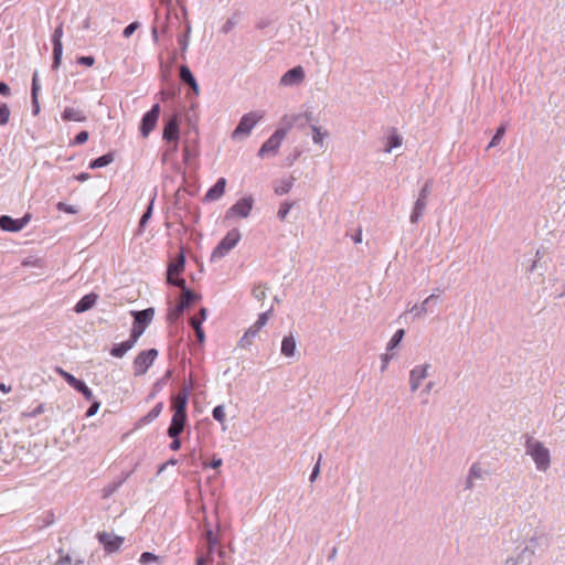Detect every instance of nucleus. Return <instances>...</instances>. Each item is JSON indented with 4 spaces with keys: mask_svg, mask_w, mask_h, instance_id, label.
Returning <instances> with one entry per match:
<instances>
[{
    "mask_svg": "<svg viewBox=\"0 0 565 565\" xmlns=\"http://www.w3.org/2000/svg\"><path fill=\"white\" fill-rule=\"evenodd\" d=\"M524 447L525 454L532 458L536 470L545 472L551 467L550 449L542 441L526 436Z\"/></svg>",
    "mask_w": 565,
    "mask_h": 565,
    "instance_id": "1",
    "label": "nucleus"
},
{
    "mask_svg": "<svg viewBox=\"0 0 565 565\" xmlns=\"http://www.w3.org/2000/svg\"><path fill=\"white\" fill-rule=\"evenodd\" d=\"M131 316L134 317V322L129 339L137 343L138 339L143 334L147 327L151 323L154 317V309L147 308L143 310H134L131 311Z\"/></svg>",
    "mask_w": 565,
    "mask_h": 565,
    "instance_id": "2",
    "label": "nucleus"
},
{
    "mask_svg": "<svg viewBox=\"0 0 565 565\" xmlns=\"http://www.w3.org/2000/svg\"><path fill=\"white\" fill-rule=\"evenodd\" d=\"M241 239L238 228H232L221 239L211 254V262L223 258L231 249H233Z\"/></svg>",
    "mask_w": 565,
    "mask_h": 565,
    "instance_id": "3",
    "label": "nucleus"
},
{
    "mask_svg": "<svg viewBox=\"0 0 565 565\" xmlns=\"http://www.w3.org/2000/svg\"><path fill=\"white\" fill-rule=\"evenodd\" d=\"M264 117L262 111H249L242 116L238 125L232 132L233 139H241L247 137L256 124Z\"/></svg>",
    "mask_w": 565,
    "mask_h": 565,
    "instance_id": "4",
    "label": "nucleus"
},
{
    "mask_svg": "<svg viewBox=\"0 0 565 565\" xmlns=\"http://www.w3.org/2000/svg\"><path fill=\"white\" fill-rule=\"evenodd\" d=\"M158 354H159L158 350L153 349V348L148 349V350H142L141 352H139L132 362L134 375L141 376V375L146 374L148 369L153 364Z\"/></svg>",
    "mask_w": 565,
    "mask_h": 565,
    "instance_id": "5",
    "label": "nucleus"
},
{
    "mask_svg": "<svg viewBox=\"0 0 565 565\" xmlns=\"http://www.w3.org/2000/svg\"><path fill=\"white\" fill-rule=\"evenodd\" d=\"M289 127H282L275 130V132L262 145L257 156L264 158L266 154H277L281 141L287 136Z\"/></svg>",
    "mask_w": 565,
    "mask_h": 565,
    "instance_id": "6",
    "label": "nucleus"
},
{
    "mask_svg": "<svg viewBox=\"0 0 565 565\" xmlns=\"http://www.w3.org/2000/svg\"><path fill=\"white\" fill-rule=\"evenodd\" d=\"M180 118L179 111L171 114L164 121L162 138L167 142H177L180 138Z\"/></svg>",
    "mask_w": 565,
    "mask_h": 565,
    "instance_id": "7",
    "label": "nucleus"
},
{
    "mask_svg": "<svg viewBox=\"0 0 565 565\" xmlns=\"http://www.w3.org/2000/svg\"><path fill=\"white\" fill-rule=\"evenodd\" d=\"M254 206L253 196H244L233 204L225 213V218L230 220L235 216L248 217Z\"/></svg>",
    "mask_w": 565,
    "mask_h": 565,
    "instance_id": "8",
    "label": "nucleus"
},
{
    "mask_svg": "<svg viewBox=\"0 0 565 565\" xmlns=\"http://www.w3.org/2000/svg\"><path fill=\"white\" fill-rule=\"evenodd\" d=\"M160 116V105L154 104L141 118L139 130L142 137H148L156 128Z\"/></svg>",
    "mask_w": 565,
    "mask_h": 565,
    "instance_id": "9",
    "label": "nucleus"
},
{
    "mask_svg": "<svg viewBox=\"0 0 565 565\" xmlns=\"http://www.w3.org/2000/svg\"><path fill=\"white\" fill-rule=\"evenodd\" d=\"M32 214L25 213L21 218H13L9 215L0 216V228L4 232L17 233L24 228L31 221Z\"/></svg>",
    "mask_w": 565,
    "mask_h": 565,
    "instance_id": "10",
    "label": "nucleus"
},
{
    "mask_svg": "<svg viewBox=\"0 0 565 565\" xmlns=\"http://www.w3.org/2000/svg\"><path fill=\"white\" fill-rule=\"evenodd\" d=\"M107 554L115 553L121 547L125 537L108 532H98L96 535Z\"/></svg>",
    "mask_w": 565,
    "mask_h": 565,
    "instance_id": "11",
    "label": "nucleus"
},
{
    "mask_svg": "<svg viewBox=\"0 0 565 565\" xmlns=\"http://www.w3.org/2000/svg\"><path fill=\"white\" fill-rule=\"evenodd\" d=\"M193 388V381L184 385L178 394L171 396V409L178 413H186L188 401L191 390Z\"/></svg>",
    "mask_w": 565,
    "mask_h": 565,
    "instance_id": "12",
    "label": "nucleus"
},
{
    "mask_svg": "<svg viewBox=\"0 0 565 565\" xmlns=\"http://www.w3.org/2000/svg\"><path fill=\"white\" fill-rule=\"evenodd\" d=\"M541 545H546V539L543 536H533L530 540L529 544L516 556L521 561L522 565L532 564L536 548Z\"/></svg>",
    "mask_w": 565,
    "mask_h": 565,
    "instance_id": "13",
    "label": "nucleus"
},
{
    "mask_svg": "<svg viewBox=\"0 0 565 565\" xmlns=\"http://www.w3.org/2000/svg\"><path fill=\"white\" fill-rule=\"evenodd\" d=\"M63 23H60L53 34H52V44H53V62L52 70H57L61 65L62 54H63Z\"/></svg>",
    "mask_w": 565,
    "mask_h": 565,
    "instance_id": "14",
    "label": "nucleus"
},
{
    "mask_svg": "<svg viewBox=\"0 0 565 565\" xmlns=\"http://www.w3.org/2000/svg\"><path fill=\"white\" fill-rule=\"evenodd\" d=\"M305 71L302 66L298 65L290 70H288L280 78V85L284 86H295L299 85L305 79Z\"/></svg>",
    "mask_w": 565,
    "mask_h": 565,
    "instance_id": "15",
    "label": "nucleus"
},
{
    "mask_svg": "<svg viewBox=\"0 0 565 565\" xmlns=\"http://www.w3.org/2000/svg\"><path fill=\"white\" fill-rule=\"evenodd\" d=\"M185 267V255L184 249L181 246L178 255L168 264L167 277L180 276L184 271Z\"/></svg>",
    "mask_w": 565,
    "mask_h": 565,
    "instance_id": "16",
    "label": "nucleus"
},
{
    "mask_svg": "<svg viewBox=\"0 0 565 565\" xmlns=\"http://www.w3.org/2000/svg\"><path fill=\"white\" fill-rule=\"evenodd\" d=\"M188 423V414L186 413H178L173 412L170 426L168 427L167 433L171 434H182Z\"/></svg>",
    "mask_w": 565,
    "mask_h": 565,
    "instance_id": "17",
    "label": "nucleus"
},
{
    "mask_svg": "<svg viewBox=\"0 0 565 565\" xmlns=\"http://www.w3.org/2000/svg\"><path fill=\"white\" fill-rule=\"evenodd\" d=\"M41 90V85L39 82L38 71L33 73L32 84H31V104H32V114L34 116L40 114V103H39V94Z\"/></svg>",
    "mask_w": 565,
    "mask_h": 565,
    "instance_id": "18",
    "label": "nucleus"
},
{
    "mask_svg": "<svg viewBox=\"0 0 565 565\" xmlns=\"http://www.w3.org/2000/svg\"><path fill=\"white\" fill-rule=\"evenodd\" d=\"M226 179L220 178L213 186H211L204 195V202H212L218 200L225 192Z\"/></svg>",
    "mask_w": 565,
    "mask_h": 565,
    "instance_id": "19",
    "label": "nucleus"
},
{
    "mask_svg": "<svg viewBox=\"0 0 565 565\" xmlns=\"http://www.w3.org/2000/svg\"><path fill=\"white\" fill-rule=\"evenodd\" d=\"M134 470H130V471H122L120 473V476L109 482L107 486L104 487L103 489V498L106 499V498H109L110 495H113L117 490L118 488L124 483L126 482V480L132 475Z\"/></svg>",
    "mask_w": 565,
    "mask_h": 565,
    "instance_id": "20",
    "label": "nucleus"
},
{
    "mask_svg": "<svg viewBox=\"0 0 565 565\" xmlns=\"http://www.w3.org/2000/svg\"><path fill=\"white\" fill-rule=\"evenodd\" d=\"M67 384L72 386L75 391L81 393L86 401H92L94 398L92 390L86 385V383L83 380H79L72 375V377L67 381Z\"/></svg>",
    "mask_w": 565,
    "mask_h": 565,
    "instance_id": "21",
    "label": "nucleus"
},
{
    "mask_svg": "<svg viewBox=\"0 0 565 565\" xmlns=\"http://www.w3.org/2000/svg\"><path fill=\"white\" fill-rule=\"evenodd\" d=\"M97 298H98V296L94 292L83 296L78 300V302L75 305L74 311L76 313H82V312H85V311L92 309L95 306Z\"/></svg>",
    "mask_w": 565,
    "mask_h": 565,
    "instance_id": "22",
    "label": "nucleus"
},
{
    "mask_svg": "<svg viewBox=\"0 0 565 565\" xmlns=\"http://www.w3.org/2000/svg\"><path fill=\"white\" fill-rule=\"evenodd\" d=\"M61 118L63 121H77L84 122L87 120L85 113L81 109H74L72 107H66L62 114Z\"/></svg>",
    "mask_w": 565,
    "mask_h": 565,
    "instance_id": "23",
    "label": "nucleus"
},
{
    "mask_svg": "<svg viewBox=\"0 0 565 565\" xmlns=\"http://www.w3.org/2000/svg\"><path fill=\"white\" fill-rule=\"evenodd\" d=\"M135 342L131 339H127L124 342L115 343L110 350L109 354L114 358L121 359L130 349L135 347Z\"/></svg>",
    "mask_w": 565,
    "mask_h": 565,
    "instance_id": "24",
    "label": "nucleus"
},
{
    "mask_svg": "<svg viewBox=\"0 0 565 565\" xmlns=\"http://www.w3.org/2000/svg\"><path fill=\"white\" fill-rule=\"evenodd\" d=\"M297 349V341L295 337L290 333L289 335L284 337L281 341L280 352L286 358H291L295 355Z\"/></svg>",
    "mask_w": 565,
    "mask_h": 565,
    "instance_id": "25",
    "label": "nucleus"
},
{
    "mask_svg": "<svg viewBox=\"0 0 565 565\" xmlns=\"http://www.w3.org/2000/svg\"><path fill=\"white\" fill-rule=\"evenodd\" d=\"M162 409H163V403L162 402L157 403L150 412H148L145 416L139 418V420L137 422V426H142V425H147V424L151 423L157 417H159Z\"/></svg>",
    "mask_w": 565,
    "mask_h": 565,
    "instance_id": "26",
    "label": "nucleus"
},
{
    "mask_svg": "<svg viewBox=\"0 0 565 565\" xmlns=\"http://www.w3.org/2000/svg\"><path fill=\"white\" fill-rule=\"evenodd\" d=\"M423 379H424V365L415 366L411 371V374H409V384H411V390L413 392L416 391L420 386Z\"/></svg>",
    "mask_w": 565,
    "mask_h": 565,
    "instance_id": "27",
    "label": "nucleus"
},
{
    "mask_svg": "<svg viewBox=\"0 0 565 565\" xmlns=\"http://www.w3.org/2000/svg\"><path fill=\"white\" fill-rule=\"evenodd\" d=\"M115 160V153L113 151H109L96 159H93L89 164H88V168L89 169H99V168H104L108 164H110L113 161Z\"/></svg>",
    "mask_w": 565,
    "mask_h": 565,
    "instance_id": "28",
    "label": "nucleus"
},
{
    "mask_svg": "<svg viewBox=\"0 0 565 565\" xmlns=\"http://www.w3.org/2000/svg\"><path fill=\"white\" fill-rule=\"evenodd\" d=\"M424 209V186L418 192V198L415 202L414 210L411 214V222L417 223L422 216V211Z\"/></svg>",
    "mask_w": 565,
    "mask_h": 565,
    "instance_id": "29",
    "label": "nucleus"
},
{
    "mask_svg": "<svg viewBox=\"0 0 565 565\" xmlns=\"http://www.w3.org/2000/svg\"><path fill=\"white\" fill-rule=\"evenodd\" d=\"M260 329H256L254 324L249 327L238 341V347L243 349L248 348L252 344L253 339L257 335Z\"/></svg>",
    "mask_w": 565,
    "mask_h": 565,
    "instance_id": "30",
    "label": "nucleus"
},
{
    "mask_svg": "<svg viewBox=\"0 0 565 565\" xmlns=\"http://www.w3.org/2000/svg\"><path fill=\"white\" fill-rule=\"evenodd\" d=\"M194 134H195V139H194V142H193L192 146L189 143L188 140L184 141V146H183V160H184L185 163H188L191 158L198 156V150H196L198 130L196 129L194 130Z\"/></svg>",
    "mask_w": 565,
    "mask_h": 565,
    "instance_id": "31",
    "label": "nucleus"
},
{
    "mask_svg": "<svg viewBox=\"0 0 565 565\" xmlns=\"http://www.w3.org/2000/svg\"><path fill=\"white\" fill-rule=\"evenodd\" d=\"M188 309V303H182L179 301L172 309L168 312V320L170 322L178 321L184 313V311Z\"/></svg>",
    "mask_w": 565,
    "mask_h": 565,
    "instance_id": "32",
    "label": "nucleus"
},
{
    "mask_svg": "<svg viewBox=\"0 0 565 565\" xmlns=\"http://www.w3.org/2000/svg\"><path fill=\"white\" fill-rule=\"evenodd\" d=\"M402 145V137L397 134L395 128L391 129V134L387 137V142L384 151L391 152L393 149L399 147Z\"/></svg>",
    "mask_w": 565,
    "mask_h": 565,
    "instance_id": "33",
    "label": "nucleus"
},
{
    "mask_svg": "<svg viewBox=\"0 0 565 565\" xmlns=\"http://www.w3.org/2000/svg\"><path fill=\"white\" fill-rule=\"evenodd\" d=\"M186 190L178 189L174 194L173 205L177 210H185L188 209V200L185 199Z\"/></svg>",
    "mask_w": 565,
    "mask_h": 565,
    "instance_id": "34",
    "label": "nucleus"
},
{
    "mask_svg": "<svg viewBox=\"0 0 565 565\" xmlns=\"http://www.w3.org/2000/svg\"><path fill=\"white\" fill-rule=\"evenodd\" d=\"M179 77L180 81L185 85L191 84L193 81H195L193 73L191 72L190 67L185 64L180 65Z\"/></svg>",
    "mask_w": 565,
    "mask_h": 565,
    "instance_id": "35",
    "label": "nucleus"
},
{
    "mask_svg": "<svg viewBox=\"0 0 565 565\" xmlns=\"http://www.w3.org/2000/svg\"><path fill=\"white\" fill-rule=\"evenodd\" d=\"M57 553L58 559L54 563V565H82L84 563L83 559H76L73 564L72 557L68 554H65L63 548H58Z\"/></svg>",
    "mask_w": 565,
    "mask_h": 565,
    "instance_id": "36",
    "label": "nucleus"
},
{
    "mask_svg": "<svg viewBox=\"0 0 565 565\" xmlns=\"http://www.w3.org/2000/svg\"><path fill=\"white\" fill-rule=\"evenodd\" d=\"M404 335H405L404 329H398L393 334L391 340L388 341V343L386 345V351L392 352L394 349H396L399 345V343L402 342Z\"/></svg>",
    "mask_w": 565,
    "mask_h": 565,
    "instance_id": "37",
    "label": "nucleus"
},
{
    "mask_svg": "<svg viewBox=\"0 0 565 565\" xmlns=\"http://www.w3.org/2000/svg\"><path fill=\"white\" fill-rule=\"evenodd\" d=\"M294 181H295L294 177L281 180L280 184L275 188V193L277 195L287 194L291 190V188L294 185Z\"/></svg>",
    "mask_w": 565,
    "mask_h": 565,
    "instance_id": "38",
    "label": "nucleus"
},
{
    "mask_svg": "<svg viewBox=\"0 0 565 565\" xmlns=\"http://www.w3.org/2000/svg\"><path fill=\"white\" fill-rule=\"evenodd\" d=\"M200 299H201V295L194 292L190 288H184V291L182 292V300H181V302L182 303H188V308H189L192 303L196 302Z\"/></svg>",
    "mask_w": 565,
    "mask_h": 565,
    "instance_id": "39",
    "label": "nucleus"
},
{
    "mask_svg": "<svg viewBox=\"0 0 565 565\" xmlns=\"http://www.w3.org/2000/svg\"><path fill=\"white\" fill-rule=\"evenodd\" d=\"M152 211H153V199L150 200L146 211L143 212V214L140 217L139 225H138L139 232L143 231L147 222L151 218Z\"/></svg>",
    "mask_w": 565,
    "mask_h": 565,
    "instance_id": "40",
    "label": "nucleus"
},
{
    "mask_svg": "<svg viewBox=\"0 0 565 565\" xmlns=\"http://www.w3.org/2000/svg\"><path fill=\"white\" fill-rule=\"evenodd\" d=\"M486 475V471L481 468L479 462H475L471 465L468 476L470 479H482Z\"/></svg>",
    "mask_w": 565,
    "mask_h": 565,
    "instance_id": "41",
    "label": "nucleus"
},
{
    "mask_svg": "<svg viewBox=\"0 0 565 565\" xmlns=\"http://www.w3.org/2000/svg\"><path fill=\"white\" fill-rule=\"evenodd\" d=\"M310 128H311V130L313 132V136H312L313 142L316 145L322 146L323 145V138L326 136H328V131L322 132L321 128L316 126V125H311Z\"/></svg>",
    "mask_w": 565,
    "mask_h": 565,
    "instance_id": "42",
    "label": "nucleus"
},
{
    "mask_svg": "<svg viewBox=\"0 0 565 565\" xmlns=\"http://www.w3.org/2000/svg\"><path fill=\"white\" fill-rule=\"evenodd\" d=\"M292 206H294V202H288V201L282 202L277 212V217L280 221H285V218L287 217V215Z\"/></svg>",
    "mask_w": 565,
    "mask_h": 565,
    "instance_id": "43",
    "label": "nucleus"
},
{
    "mask_svg": "<svg viewBox=\"0 0 565 565\" xmlns=\"http://www.w3.org/2000/svg\"><path fill=\"white\" fill-rule=\"evenodd\" d=\"M10 119V108L6 103H0V126H4Z\"/></svg>",
    "mask_w": 565,
    "mask_h": 565,
    "instance_id": "44",
    "label": "nucleus"
},
{
    "mask_svg": "<svg viewBox=\"0 0 565 565\" xmlns=\"http://www.w3.org/2000/svg\"><path fill=\"white\" fill-rule=\"evenodd\" d=\"M167 284L169 286H173V287H177V288H180L182 290V292L184 291V288H188L186 287V284H185V279L180 277V276H175V277H167Z\"/></svg>",
    "mask_w": 565,
    "mask_h": 565,
    "instance_id": "45",
    "label": "nucleus"
},
{
    "mask_svg": "<svg viewBox=\"0 0 565 565\" xmlns=\"http://www.w3.org/2000/svg\"><path fill=\"white\" fill-rule=\"evenodd\" d=\"M505 134V127L504 126H500L494 136L492 137L490 143L488 145V148H492V147H495L500 143V141L502 140L503 136Z\"/></svg>",
    "mask_w": 565,
    "mask_h": 565,
    "instance_id": "46",
    "label": "nucleus"
},
{
    "mask_svg": "<svg viewBox=\"0 0 565 565\" xmlns=\"http://www.w3.org/2000/svg\"><path fill=\"white\" fill-rule=\"evenodd\" d=\"M204 539L209 545V548L212 551L213 547L217 544V536L214 534L212 529H206L204 532Z\"/></svg>",
    "mask_w": 565,
    "mask_h": 565,
    "instance_id": "47",
    "label": "nucleus"
},
{
    "mask_svg": "<svg viewBox=\"0 0 565 565\" xmlns=\"http://www.w3.org/2000/svg\"><path fill=\"white\" fill-rule=\"evenodd\" d=\"M213 418L223 424L225 422V411L223 405H217L212 411Z\"/></svg>",
    "mask_w": 565,
    "mask_h": 565,
    "instance_id": "48",
    "label": "nucleus"
},
{
    "mask_svg": "<svg viewBox=\"0 0 565 565\" xmlns=\"http://www.w3.org/2000/svg\"><path fill=\"white\" fill-rule=\"evenodd\" d=\"M171 376L172 371L168 370L166 374L153 384L152 390L154 392L161 391L162 386L171 379Z\"/></svg>",
    "mask_w": 565,
    "mask_h": 565,
    "instance_id": "49",
    "label": "nucleus"
},
{
    "mask_svg": "<svg viewBox=\"0 0 565 565\" xmlns=\"http://www.w3.org/2000/svg\"><path fill=\"white\" fill-rule=\"evenodd\" d=\"M273 312V308L268 309L267 311L260 313L258 316V319L254 323L256 329H262L268 321L269 315Z\"/></svg>",
    "mask_w": 565,
    "mask_h": 565,
    "instance_id": "50",
    "label": "nucleus"
},
{
    "mask_svg": "<svg viewBox=\"0 0 565 565\" xmlns=\"http://www.w3.org/2000/svg\"><path fill=\"white\" fill-rule=\"evenodd\" d=\"M41 524H40V527H46L49 525H51L52 523H54L55 521V516H54V513L53 511H46L41 518Z\"/></svg>",
    "mask_w": 565,
    "mask_h": 565,
    "instance_id": "51",
    "label": "nucleus"
},
{
    "mask_svg": "<svg viewBox=\"0 0 565 565\" xmlns=\"http://www.w3.org/2000/svg\"><path fill=\"white\" fill-rule=\"evenodd\" d=\"M167 434L172 439V441L170 443V446H169L170 449L173 450V451L179 450L181 448V445H182L181 438H180L181 434H175V433L174 434L167 433Z\"/></svg>",
    "mask_w": 565,
    "mask_h": 565,
    "instance_id": "52",
    "label": "nucleus"
},
{
    "mask_svg": "<svg viewBox=\"0 0 565 565\" xmlns=\"http://www.w3.org/2000/svg\"><path fill=\"white\" fill-rule=\"evenodd\" d=\"M206 319V309L202 307L196 316H193L190 318L189 322L191 327L195 326V322H200V326H202V322Z\"/></svg>",
    "mask_w": 565,
    "mask_h": 565,
    "instance_id": "53",
    "label": "nucleus"
},
{
    "mask_svg": "<svg viewBox=\"0 0 565 565\" xmlns=\"http://www.w3.org/2000/svg\"><path fill=\"white\" fill-rule=\"evenodd\" d=\"M89 138V134L87 130L79 131L73 139L72 145L79 146L84 145Z\"/></svg>",
    "mask_w": 565,
    "mask_h": 565,
    "instance_id": "54",
    "label": "nucleus"
},
{
    "mask_svg": "<svg viewBox=\"0 0 565 565\" xmlns=\"http://www.w3.org/2000/svg\"><path fill=\"white\" fill-rule=\"evenodd\" d=\"M159 557L151 552H143L140 555L139 563L148 565L151 562H158Z\"/></svg>",
    "mask_w": 565,
    "mask_h": 565,
    "instance_id": "55",
    "label": "nucleus"
},
{
    "mask_svg": "<svg viewBox=\"0 0 565 565\" xmlns=\"http://www.w3.org/2000/svg\"><path fill=\"white\" fill-rule=\"evenodd\" d=\"M189 40L190 38H188V34H180L178 36V44L180 46V50H181V56L182 58H184V53L185 51L188 50V46H189Z\"/></svg>",
    "mask_w": 565,
    "mask_h": 565,
    "instance_id": "56",
    "label": "nucleus"
},
{
    "mask_svg": "<svg viewBox=\"0 0 565 565\" xmlns=\"http://www.w3.org/2000/svg\"><path fill=\"white\" fill-rule=\"evenodd\" d=\"M56 209L61 212H65V213H68V214H76L78 212L77 207L74 206V205H68L67 203L65 202H58L56 204Z\"/></svg>",
    "mask_w": 565,
    "mask_h": 565,
    "instance_id": "57",
    "label": "nucleus"
},
{
    "mask_svg": "<svg viewBox=\"0 0 565 565\" xmlns=\"http://www.w3.org/2000/svg\"><path fill=\"white\" fill-rule=\"evenodd\" d=\"M77 64L92 67L95 64V57L93 55L79 56L76 60Z\"/></svg>",
    "mask_w": 565,
    "mask_h": 565,
    "instance_id": "58",
    "label": "nucleus"
},
{
    "mask_svg": "<svg viewBox=\"0 0 565 565\" xmlns=\"http://www.w3.org/2000/svg\"><path fill=\"white\" fill-rule=\"evenodd\" d=\"M193 330H194V334H195V338H196V341L199 343H203L204 340H205V333H204V330L202 328V326H200V322H195V326L192 327Z\"/></svg>",
    "mask_w": 565,
    "mask_h": 565,
    "instance_id": "59",
    "label": "nucleus"
},
{
    "mask_svg": "<svg viewBox=\"0 0 565 565\" xmlns=\"http://www.w3.org/2000/svg\"><path fill=\"white\" fill-rule=\"evenodd\" d=\"M393 358H394V353L388 352V351H386V353L381 355V362H382L381 372H384L387 369L388 363Z\"/></svg>",
    "mask_w": 565,
    "mask_h": 565,
    "instance_id": "60",
    "label": "nucleus"
},
{
    "mask_svg": "<svg viewBox=\"0 0 565 565\" xmlns=\"http://www.w3.org/2000/svg\"><path fill=\"white\" fill-rule=\"evenodd\" d=\"M322 455L319 454L318 460L311 471V475L309 477L310 482H315L318 476L320 475V463H321Z\"/></svg>",
    "mask_w": 565,
    "mask_h": 565,
    "instance_id": "61",
    "label": "nucleus"
},
{
    "mask_svg": "<svg viewBox=\"0 0 565 565\" xmlns=\"http://www.w3.org/2000/svg\"><path fill=\"white\" fill-rule=\"evenodd\" d=\"M140 26L139 22L138 21H135V22H131L130 24H128L124 31H122V35L125 38H130L134 32Z\"/></svg>",
    "mask_w": 565,
    "mask_h": 565,
    "instance_id": "62",
    "label": "nucleus"
},
{
    "mask_svg": "<svg viewBox=\"0 0 565 565\" xmlns=\"http://www.w3.org/2000/svg\"><path fill=\"white\" fill-rule=\"evenodd\" d=\"M236 25V21L234 18H230L226 20V22L222 25V29L221 31L224 33V34H227L230 33L234 26Z\"/></svg>",
    "mask_w": 565,
    "mask_h": 565,
    "instance_id": "63",
    "label": "nucleus"
},
{
    "mask_svg": "<svg viewBox=\"0 0 565 565\" xmlns=\"http://www.w3.org/2000/svg\"><path fill=\"white\" fill-rule=\"evenodd\" d=\"M99 407H100V403L98 401H94V398H93L92 404L89 405V407L86 411V417L94 416L98 412Z\"/></svg>",
    "mask_w": 565,
    "mask_h": 565,
    "instance_id": "64",
    "label": "nucleus"
}]
</instances>
